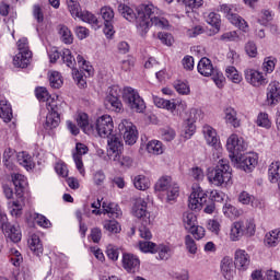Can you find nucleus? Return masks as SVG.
Here are the masks:
<instances>
[{
  "instance_id": "4",
  "label": "nucleus",
  "mask_w": 280,
  "mask_h": 280,
  "mask_svg": "<svg viewBox=\"0 0 280 280\" xmlns=\"http://www.w3.org/2000/svg\"><path fill=\"white\" fill-rule=\"evenodd\" d=\"M255 221L253 220H241L232 223L230 230L231 242H240L244 235L253 237L255 235Z\"/></svg>"
},
{
  "instance_id": "35",
  "label": "nucleus",
  "mask_w": 280,
  "mask_h": 280,
  "mask_svg": "<svg viewBox=\"0 0 280 280\" xmlns=\"http://www.w3.org/2000/svg\"><path fill=\"white\" fill-rule=\"evenodd\" d=\"M28 247L32 250V253H34V255L40 257V254L43 253L44 248L38 234L31 235L28 240Z\"/></svg>"
},
{
  "instance_id": "10",
  "label": "nucleus",
  "mask_w": 280,
  "mask_h": 280,
  "mask_svg": "<svg viewBox=\"0 0 280 280\" xmlns=\"http://www.w3.org/2000/svg\"><path fill=\"white\" fill-rule=\"evenodd\" d=\"M209 195L200 186L192 187V191L188 198V207L191 211H200L202 206L207 203Z\"/></svg>"
},
{
  "instance_id": "58",
  "label": "nucleus",
  "mask_w": 280,
  "mask_h": 280,
  "mask_svg": "<svg viewBox=\"0 0 280 280\" xmlns=\"http://www.w3.org/2000/svg\"><path fill=\"white\" fill-rule=\"evenodd\" d=\"M33 220H35L36 224L42 226V229H49V226H51V221H49V219L43 214L34 213Z\"/></svg>"
},
{
  "instance_id": "54",
  "label": "nucleus",
  "mask_w": 280,
  "mask_h": 280,
  "mask_svg": "<svg viewBox=\"0 0 280 280\" xmlns=\"http://www.w3.org/2000/svg\"><path fill=\"white\" fill-rule=\"evenodd\" d=\"M139 250H141V253H151L154 255L156 253V243L150 241H140Z\"/></svg>"
},
{
  "instance_id": "50",
  "label": "nucleus",
  "mask_w": 280,
  "mask_h": 280,
  "mask_svg": "<svg viewBox=\"0 0 280 280\" xmlns=\"http://www.w3.org/2000/svg\"><path fill=\"white\" fill-rule=\"evenodd\" d=\"M77 62L81 69V71H79V73H82V71H85V73H88V77L91 78V75H93V66H91V63L89 61H86L84 59V57L82 56H77Z\"/></svg>"
},
{
  "instance_id": "13",
  "label": "nucleus",
  "mask_w": 280,
  "mask_h": 280,
  "mask_svg": "<svg viewBox=\"0 0 280 280\" xmlns=\"http://www.w3.org/2000/svg\"><path fill=\"white\" fill-rule=\"evenodd\" d=\"M131 215L133 218H137L138 220H141L144 224H152L154 219L148 211V202L143 200L142 198L137 199L131 208Z\"/></svg>"
},
{
  "instance_id": "40",
  "label": "nucleus",
  "mask_w": 280,
  "mask_h": 280,
  "mask_svg": "<svg viewBox=\"0 0 280 280\" xmlns=\"http://www.w3.org/2000/svg\"><path fill=\"white\" fill-rule=\"evenodd\" d=\"M155 253H158V259L167 261L172 257V247L167 244H159L155 245Z\"/></svg>"
},
{
  "instance_id": "20",
  "label": "nucleus",
  "mask_w": 280,
  "mask_h": 280,
  "mask_svg": "<svg viewBox=\"0 0 280 280\" xmlns=\"http://www.w3.org/2000/svg\"><path fill=\"white\" fill-rule=\"evenodd\" d=\"M200 119V110L194 108L190 110L189 117L184 125L185 139H191L196 132V121Z\"/></svg>"
},
{
  "instance_id": "22",
  "label": "nucleus",
  "mask_w": 280,
  "mask_h": 280,
  "mask_svg": "<svg viewBox=\"0 0 280 280\" xmlns=\"http://www.w3.org/2000/svg\"><path fill=\"white\" fill-rule=\"evenodd\" d=\"M75 150L77 152L73 153V161L75 163V167L79 174H81V176H84L85 171H84V163L82 162V156H84V154L89 152V148L86 147V144L77 143Z\"/></svg>"
},
{
  "instance_id": "33",
  "label": "nucleus",
  "mask_w": 280,
  "mask_h": 280,
  "mask_svg": "<svg viewBox=\"0 0 280 280\" xmlns=\"http://www.w3.org/2000/svg\"><path fill=\"white\" fill-rule=\"evenodd\" d=\"M12 105L7 100L0 101V119H2L5 124H10L12 121Z\"/></svg>"
},
{
  "instance_id": "41",
  "label": "nucleus",
  "mask_w": 280,
  "mask_h": 280,
  "mask_svg": "<svg viewBox=\"0 0 280 280\" xmlns=\"http://www.w3.org/2000/svg\"><path fill=\"white\" fill-rule=\"evenodd\" d=\"M147 152H149V154H155L156 156L163 154V152H165L163 142H161L160 140H150L147 143Z\"/></svg>"
},
{
  "instance_id": "17",
  "label": "nucleus",
  "mask_w": 280,
  "mask_h": 280,
  "mask_svg": "<svg viewBox=\"0 0 280 280\" xmlns=\"http://www.w3.org/2000/svg\"><path fill=\"white\" fill-rule=\"evenodd\" d=\"M101 15L104 20V34L107 36V38H110L113 34H115V28L113 26V23H115V11L113 8L105 5L101 8Z\"/></svg>"
},
{
  "instance_id": "15",
  "label": "nucleus",
  "mask_w": 280,
  "mask_h": 280,
  "mask_svg": "<svg viewBox=\"0 0 280 280\" xmlns=\"http://www.w3.org/2000/svg\"><path fill=\"white\" fill-rule=\"evenodd\" d=\"M202 133L208 145H211V148L217 150L218 159H220V154H222V145H220V137H218V131L213 127L205 125L202 127Z\"/></svg>"
},
{
  "instance_id": "64",
  "label": "nucleus",
  "mask_w": 280,
  "mask_h": 280,
  "mask_svg": "<svg viewBox=\"0 0 280 280\" xmlns=\"http://www.w3.org/2000/svg\"><path fill=\"white\" fill-rule=\"evenodd\" d=\"M158 38L163 45H166V47H172L174 45V36L170 33L161 32L158 34Z\"/></svg>"
},
{
  "instance_id": "45",
  "label": "nucleus",
  "mask_w": 280,
  "mask_h": 280,
  "mask_svg": "<svg viewBox=\"0 0 280 280\" xmlns=\"http://www.w3.org/2000/svg\"><path fill=\"white\" fill-rule=\"evenodd\" d=\"M225 75L230 82H233V84H240L243 80L242 74L240 71H237V68L233 66H229L225 69Z\"/></svg>"
},
{
  "instance_id": "2",
  "label": "nucleus",
  "mask_w": 280,
  "mask_h": 280,
  "mask_svg": "<svg viewBox=\"0 0 280 280\" xmlns=\"http://www.w3.org/2000/svg\"><path fill=\"white\" fill-rule=\"evenodd\" d=\"M207 178L211 185H214V187L229 185L233 179V170L229 164V160L220 159L217 167L208 171Z\"/></svg>"
},
{
  "instance_id": "46",
  "label": "nucleus",
  "mask_w": 280,
  "mask_h": 280,
  "mask_svg": "<svg viewBox=\"0 0 280 280\" xmlns=\"http://www.w3.org/2000/svg\"><path fill=\"white\" fill-rule=\"evenodd\" d=\"M58 34L66 45H71L73 43V33H71V30L67 27L66 25H59L58 26Z\"/></svg>"
},
{
  "instance_id": "32",
  "label": "nucleus",
  "mask_w": 280,
  "mask_h": 280,
  "mask_svg": "<svg viewBox=\"0 0 280 280\" xmlns=\"http://www.w3.org/2000/svg\"><path fill=\"white\" fill-rule=\"evenodd\" d=\"M32 62V52H21L19 51L13 58L14 67H19L20 69H25Z\"/></svg>"
},
{
  "instance_id": "9",
  "label": "nucleus",
  "mask_w": 280,
  "mask_h": 280,
  "mask_svg": "<svg viewBox=\"0 0 280 280\" xmlns=\"http://www.w3.org/2000/svg\"><path fill=\"white\" fill-rule=\"evenodd\" d=\"M118 130L122 136L126 145H135V143H137V139H139V131L137 130V126H135L130 120H121L118 125Z\"/></svg>"
},
{
  "instance_id": "25",
  "label": "nucleus",
  "mask_w": 280,
  "mask_h": 280,
  "mask_svg": "<svg viewBox=\"0 0 280 280\" xmlns=\"http://www.w3.org/2000/svg\"><path fill=\"white\" fill-rule=\"evenodd\" d=\"M221 272L226 280H231L235 277V262H233V259L224 257L221 260Z\"/></svg>"
},
{
  "instance_id": "3",
  "label": "nucleus",
  "mask_w": 280,
  "mask_h": 280,
  "mask_svg": "<svg viewBox=\"0 0 280 280\" xmlns=\"http://www.w3.org/2000/svg\"><path fill=\"white\" fill-rule=\"evenodd\" d=\"M65 106H67V104L62 101L50 100L48 102V107H46L48 114L46 115V120L44 122L45 130H54L60 126V113H62Z\"/></svg>"
},
{
  "instance_id": "43",
  "label": "nucleus",
  "mask_w": 280,
  "mask_h": 280,
  "mask_svg": "<svg viewBox=\"0 0 280 280\" xmlns=\"http://www.w3.org/2000/svg\"><path fill=\"white\" fill-rule=\"evenodd\" d=\"M18 163L22 165V167L26 168L27 172L35 167L34 160L26 152L19 153Z\"/></svg>"
},
{
  "instance_id": "34",
  "label": "nucleus",
  "mask_w": 280,
  "mask_h": 280,
  "mask_svg": "<svg viewBox=\"0 0 280 280\" xmlns=\"http://www.w3.org/2000/svg\"><path fill=\"white\" fill-rule=\"evenodd\" d=\"M107 145L108 152H121L124 142H121V137L112 133L109 137H107Z\"/></svg>"
},
{
  "instance_id": "51",
  "label": "nucleus",
  "mask_w": 280,
  "mask_h": 280,
  "mask_svg": "<svg viewBox=\"0 0 280 280\" xmlns=\"http://www.w3.org/2000/svg\"><path fill=\"white\" fill-rule=\"evenodd\" d=\"M206 22L208 25H211L212 27H215L217 32H220V14L215 12H210L205 16Z\"/></svg>"
},
{
  "instance_id": "21",
  "label": "nucleus",
  "mask_w": 280,
  "mask_h": 280,
  "mask_svg": "<svg viewBox=\"0 0 280 280\" xmlns=\"http://www.w3.org/2000/svg\"><path fill=\"white\" fill-rule=\"evenodd\" d=\"M122 268L126 270V272L131 275L139 272V269L141 268V260L139 259V256L130 253L124 254Z\"/></svg>"
},
{
  "instance_id": "11",
  "label": "nucleus",
  "mask_w": 280,
  "mask_h": 280,
  "mask_svg": "<svg viewBox=\"0 0 280 280\" xmlns=\"http://www.w3.org/2000/svg\"><path fill=\"white\" fill-rule=\"evenodd\" d=\"M62 60L67 67L72 69V75L74 81L77 82L78 86L80 89H84L86 86V80L83 78L82 72L80 70L75 69V57L71 55V50L63 49L62 50Z\"/></svg>"
},
{
  "instance_id": "62",
  "label": "nucleus",
  "mask_w": 280,
  "mask_h": 280,
  "mask_svg": "<svg viewBox=\"0 0 280 280\" xmlns=\"http://www.w3.org/2000/svg\"><path fill=\"white\" fill-rule=\"evenodd\" d=\"M161 138L163 141L170 143V141H174V139H176V130L172 128H164L161 130Z\"/></svg>"
},
{
  "instance_id": "44",
  "label": "nucleus",
  "mask_w": 280,
  "mask_h": 280,
  "mask_svg": "<svg viewBox=\"0 0 280 280\" xmlns=\"http://www.w3.org/2000/svg\"><path fill=\"white\" fill-rule=\"evenodd\" d=\"M222 211L223 215H225V218H229L230 220H235V218H240V215H242L243 213L241 209H237L231 203H225Z\"/></svg>"
},
{
  "instance_id": "37",
  "label": "nucleus",
  "mask_w": 280,
  "mask_h": 280,
  "mask_svg": "<svg viewBox=\"0 0 280 280\" xmlns=\"http://www.w3.org/2000/svg\"><path fill=\"white\" fill-rule=\"evenodd\" d=\"M218 12H222L224 16L232 23V21L237 16V7L235 4H221L218 8Z\"/></svg>"
},
{
  "instance_id": "28",
  "label": "nucleus",
  "mask_w": 280,
  "mask_h": 280,
  "mask_svg": "<svg viewBox=\"0 0 280 280\" xmlns=\"http://www.w3.org/2000/svg\"><path fill=\"white\" fill-rule=\"evenodd\" d=\"M280 243V229L269 231L264 238V244L267 248H276Z\"/></svg>"
},
{
  "instance_id": "59",
  "label": "nucleus",
  "mask_w": 280,
  "mask_h": 280,
  "mask_svg": "<svg viewBox=\"0 0 280 280\" xmlns=\"http://www.w3.org/2000/svg\"><path fill=\"white\" fill-rule=\"evenodd\" d=\"M104 230L109 233H119L121 231V225L115 220H107L104 222Z\"/></svg>"
},
{
  "instance_id": "48",
  "label": "nucleus",
  "mask_w": 280,
  "mask_h": 280,
  "mask_svg": "<svg viewBox=\"0 0 280 280\" xmlns=\"http://www.w3.org/2000/svg\"><path fill=\"white\" fill-rule=\"evenodd\" d=\"M184 244L187 253L189 255H197L198 254V244L196 243V240H194V236L191 235H186L184 237Z\"/></svg>"
},
{
  "instance_id": "61",
  "label": "nucleus",
  "mask_w": 280,
  "mask_h": 280,
  "mask_svg": "<svg viewBox=\"0 0 280 280\" xmlns=\"http://www.w3.org/2000/svg\"><path fill=\"white\" fill-rule=\"evenodd\" d=\"M220 40L223 43H235V40H240V35L237 31L225 32L220 36Z\"/></svg>"
},
{
  "instance_id": "14",
  "label": "nucleus",
  "mask_w": 280,
  "mask_h": 280,
  "mask_svg": "<svg viewBox=\"0 0 280 280\" xmlns=\"http://www.w3.org/2000/svg\"><path fill=\"white\" fill-rule=\"evenodd\" d=\"M259 158L255 153H247L244 155H238L236 161L232 163L237 167V170H243V172H252L257 167Z\"/></svg>"
},
{
  "instance_id": "30",
  "label": "nucleus",
  "mask_w": 280,
  "mask_h": 280,
  "mask_svg": "<svg viewBox=\"0 0 280 280\" xmlns=\"http://www.w3.org/2000/svg\"><path fill=\"white\" fill-rule=\"evenodd\" d=\"M35 95L39 102H46V108H49V102H62L59 96H50L46 88H37L35 90Z\"/></svg>"
},
{
  "instance_id": "26",
  "label": "nucleus",
  "mask_w": 280,
  "mask_h": 280,
  "mask_svg": "<svg viewBox=\"0 0 280 280\" xmlns=\"http://www.w3.org/2000/svg\"><path fill=\"white\" fill-rule=\"evenodd\" d=\"M237 201L241 205H250V207H253L254 209L261 207V201H259V199H257L255 196L250 195L246 190H243L238 194Z\"/></svg>"
},
{
  "instance_id": "5",
  "label": "nucleus",
  "mask_w": 280,
  "mask_h": 280,
  "mask_svg": "<svg viewBox=\"0 0 280 280\" xmlns=\"http://www.w3.org/2000/svg\"><path fill=\"white\" fill-rule=\"evenodd\" d=\"M153 104L156 108L167 110L174 117L180 115V113L187 110V103L183 100H165L156 95H152Z\"/></svg>"
},
{
  "instance_id": "16",
  "label": "nucleus",
  "mask_w": 280,
  "mask_h": 280,
  "mask_svg": "<svg viewBox=\"0 0 280 280\" xmlns=\"http://www.w3.org/2000/svg\"><path fill=\"white\" fill-rule=\"evenodd\" d=\"M244 77L248 84L259 89V86H265L268 84V79L264 75V72L258 71L256 69L247 68L244 70Z\"/></svg>"
},
{
  "instance_id": "1",
  "label": "nucleus",
  "mask_w": 280,
  "mask_h": 280,
  "mask_svg": "<svg viewBox=\"0 0 280 280\" xmlns=\"http://www.w3.org/2000/svg\"><path fill=\"white\" fill-rule=\"evenodd\" d=\"M118 12L130 23L136 21V27L140 36H145L148 32H150L151 25L160 30L170 27L167 19L161 16L163 11L159 10L154 4H141L135 11V9L128 7V4L120 3L118 5Z\"/></svg>"
},
{
  "instance_id": "47",
  "label": "nucleus",
  "mask_w": 280,
  "mask_h": 280,
  "mask_svg": "<svg viewBox=\"0 0 280 280\" xmlns=\"http://www.w3.org/2000/svg\"><path fill=\"white\" fill-rule=\"evenodd\" d=\"M183 223L186 231L194 229L198 224V218L194 212H184L183 214Z\"/></svg>"
},
{
  "instance_id": "49",
  "label": "nucleus",
  "mask_w": 280,
  "mask_h": 280,
  "mask_svg": "<svg viewBox=\"0 0 280 280\" xmlns=\"http://www.w3.org/2000/svg\"><path fill=\"white\" fill-rule=\"evenodd\" d=\"M66 3L71 16H73V19H78V16H80L82 13V7H80V2H78V0H66Z\"/></svg>"
},
{
  "instance_id": "57",
  "label": "nucleus",
  "mask_w": 280,
  "mask_h": 280,
  "mask_svg": "<svg viewBox=\"0 0 280 280\" xmlns=\"http://www.w3.org/2000/svg\"><path fill=\"white\" fill-rule=\"evenodd\" d=\"M275 67H277V58L266 57L262 62V70L265 73H272V71H275Z\"/></svg>"
},
{
  "instance_id": "39",
  "label": "nucleus",
  "mask_w": 280,
  "mask_h": 280,
  "mask_svg": "<svg viewBox=\"0 0 280 280\" xmlns=\"http://www.w3.org/2000/svg\"><path fill=\"white\" fill-rule=\"evenodd\" d=\"M133 187L136 189H139V191H145L147 189H150V178H148L145 175H136L132 178Z\"/></svg>"
},
{
  "instance_id": "63",
  "label": "nucleus",
  "mask_w": 280,
  "mask_h": 280,
  "mask_svg": "<svg viewBox=\"0 0 280 280\" xmlns=\"http://www.w3.org/2000/svg\"><path fill=\"white\" fill-rule=\"evenodd\" d=\"M232 25H235L236 27L241 28L242 32H248V22L244 20V18L236 15L232 21Z\"/></svg>"
},
{
  "instance_id": "7",
  "label": "nucleus",
  "mask_w": 280,
  "mask_h": 280,
  "mask_svg": "<svg viewBox=\"0 0 280 280\" xmlns=\"http://www.w3.org/2000/svg\"><path fill=\"white\" fill-rule=\"evenodd\" d=\"M154 190L162 191L163 194H165L166 200L168 202H172V200H176V198H178L180 188L178 187V184H176L172 180V177L162 176L155 183Z\"/></svg>"
},
{
  "instance_id": "55",
  "label": "nucleus",
  "mask_w": 280,
  "mask_h": 280,
  "mask_svg": "<svg viewBox=\"0 0 280 280\" xmlns=\"http://www.w3.org/2000/svg\"><path fill=\"white\" fill-rule=\"evenodd\" d=\"M50 86L52 89H60L62 86V75L58 71H52L49 77Z\"/></svg>"
},
{
  "instance_id": "23",
  "label": "nucleus",
  "mask_w": 280,
  "mask_h": 280,
  "mask_svg": "<svg viewBox=\"0 0 280 280\" xmlns=\"http://www.w3.org/2000/svg\"><path fill=\"white\" fill-rule=\"evenodd\" d=\"M234 265L237 270H248L250 256L244 249H236L234 254Z\"/></svg>"
},
{
  "instance_id": "60",
  "label": "nucleus",
  "mask_w": 280,
  "mask_h": 280,
  "mask_svg": "<svg viewBox=\"0 0 280 280\" xmlns=\"http://www.w3.org/2000/svg\"><path fill=\"white\" fill-rule=\"evenodd\" d=\"M211 77L218 89H224L226 79L224 78V74L220 70L214 71V73H212Z\"/></svg>"
},
{
  "instance_id": "31",
  "label": "nucleus",
  "mask_w": 280,
  "mask_h": 280,
  "mask_svg": "<svg viewBox=\"0 0 280 280\" xmlns=\"http://www.w3.org/2000/svg\"><path fill=\"white\" fill-rule=\"evenodd\" d=\"M5 237L13 242L14 244H19L21 241L22 234H21V228L19 225H8L4 230H2Z\"/></svg>"
},
{
  "instance_id": "6",
  "label": "nucleus",
  "mask_w": 280,
  "mask_h": 280,
  "mask_svg": "<svg viewBox=\"0 0 280 280\" xmlns=\"http://www.w3.org/2000/svg\"><path fill=\"white\" fill-rule=\"evenodd\" d=\"M122 102L135 113H143L145 110V101L139 95V91L133 88H124Z\"/></svg>"
},
{
  "instance_id": "42",
  "label": "nucleus",
  "mask_w": 280,
  "mask_h": 280,
  "mask_svg": "<svg viewBox=\"0 0 280 280\" xmlns=\"http://www.w3.org/2000/svg\"><path fill=\"white\" fill-rule=\"evenodd\" d=\"M256 125L259 128H265V130H270L272 128V120H270L268 113L260 112L257 116Z\"/></svg>"
},
{
  "instance_id": "27",
  "label": "nucleus",
  "mask_w": 280,
  "mask_h": 280,
  "mask_svg": "<svg viewBox=\"0 0 280 280\" xmlns=\"http://www.w3.org/2000/svg\"><path fill=\"white\" fill-rule=\"evenodd\" d=\"M224 121L228 126H232L233 128H240L241 120L237 118V110L233 107H226L224 109Z\"/></svg>"
},
{
  "instance_id": "53",
  "label": "nucleus",
  "mask_w": 280,
  "mask_h": 280,
  "mask_svg": "<svg viewBox=\"0 0 280 280\" xmlns=\"http://www.w3.org/2000/svg\"><path fill=\"white\" fill-rule=\"evenodd\" d=\"M77 19H80L83 23H90V25H97V23H100V21H97V16L89 11H81Z\"/></svg>"
},
{
  "instance_id": "12",
  "label": "nucleus",
  "mask_w": 280,
  "mask_h": 280,
  "mask_svg": "<svg viewBox=\"0 0 280 280\" xmlns=\"http://www.w3.org/2000/svg\"><path fill=\"white\" fill-rule=\"evenodd\" d=\"M95 128L98 137H102V139L110 137L115 130L113 117L108 114L98 117L95 122Z\"/></svg>"
},
{
  "instance_id": "52",
  "label": "nucleus",
  "mask_w": 280,
  "mask_h": 280,
  "mask_svg": "<svg viewBox=\"0 0 280 280\" xmlns=\"http://www.w3.org/2000/svg\"><path fill=\"white\" fill-rule=\"evenodd\" d=\"M12 182L15 189H25V187H27V177L23 174H13Z\"/></svg>"
},
{
  "instance_id": "24",
  "label": "nucleus",
  "mask_w": 280,
  "mask_h": 280,
  "mask_svg": "<svg viewBox=\"0 0 280 280\" xmlns=\"http://www.w3.org/2000/svg\"><path fill=\"white\" fill-rule=\"evenodd\" d=\"M197 69L198 73H200V75H203L205 78H210V75L214 74L215 71H218V69L213 68V63L207 57H203L199 60Z\"/></svg>"
},
{
  "instance_id": "19",
  "label": "nucleus",
  "mask_w": 280,
  "mask_h": 280,
  "mask_svg": "<svg viewBox=\"0 0 280 280\" xmlns=\"http://www.w3.org/2000/svg\"><path fill=\"white\" fill-rule=\"evenodd\" d=\"M280 102V82L271 81L266 88V103L268 106H277Z\"/></svg>"
},
{
  "instance_id": "56",
  "label": "nucleus",
  "mask_w": 280,
  "mask_h": 280,
  "mask_svg": "<svg viewBox=\"0 0 280 280\" xmlns=\"http://www.w3.org/2000/svg\"><path fill=\"white\" fill-rule=\"evenodd\" d=\"M23 201H11L9 202V209H10V213L11 215H13L14 218H19V215H21L22 211H23Z\"/></svg>"
},
{
  "instance_id": "18",
  "label": "nucleus",
  "mask_w": 280,
  "mask_h": 280,
  "mask_svg": "<svg viewBox=\"0 0 280 280\" xmlns=\"http://www.w3.org/2000/svg\"><path fill=\"white\" fill-rule=\"evenodd\" d=\"M105 106H107V108H110L112 110H115V113H120V110L124 108V105L119 100L118 86H112L108 89L107 95L105 97Z\"/></svg>"
},
{
  "instance_id": "8",
  "label": "nucleus",
  "mask_w": 280,
  "mask_h": 280,
  "mask_svg": "<svg viewBox=\"0 0 280 280\" xmlns=\"http://www.w3.org/2000/svg\"><path fill=\"white\" fill-rule=\"evenodd\" d=\"M248 143L244 138L232 133L226 140V150L230 153L231 161H237V158L242 155V152H246Z\"/></svg>"
},
{
  "instance_id": "38",
  "label": "nucleus",
  "mask_w": 280,
  "mask_h": 280,
  "mask_svg": "<svg viewBox=\"0 0 280 280\" xmlns=\"http://www.w3.org/2000/svg\"><path fill=\"white\" fill-rule=\"evenodd\" d=\"M77 124L85 135H91L93 129L89 122V115L86 113H79L77 115Z\"/></svg>"
},
{
  "instance_id": "29",
  "label": "nucleus",
  "mask_w": 280,
  "mask_h": 280,
  "mask_svg": "<svg viewBox=\"0 0 280 280\" xmlns=\"http://www.w3.org/2000/svg\"><path fill=\"white\" fill-rule=\"evenodd\" d=\"M103 213L108 215V218H121V209L115 202H106L102 203Z\"/></svg>"
},
{
  "instance_id": "36",
  "label": "nucleus",
  "mask_w": 280,
  "mask_h": 280,
  "mask_svg": "<svg viewBox=\"0 0 280 280\" xmlns=\"http://www.w3.org/2000/svg\"><path fill=\"white\" fill-rule=\"evenodd\" d=\"M102 207V202L100 200L88 202L83 206V213L88 218H91V215H101L102 211H100V208Z\"/></svg>"
}]
</instances>
